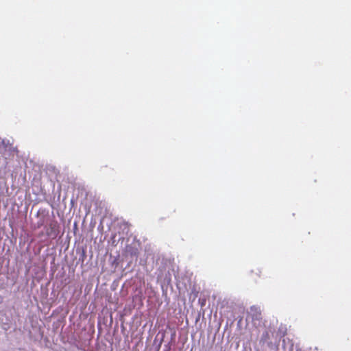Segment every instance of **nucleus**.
Masks as SVG:
<instances>
[{
	"instance_id": "nucleus-1",
	"label": "nucleus",
	"mask_w": 351,
	"mask_h": 351,
	"mask_svg": "<svg viewBox=\"0 0 351 351\" xmlns=\"http://www.w3.org/2000/svg\"><path fill=\"white\" fill-rule=\"evenodd\" d=\"M58 224L56 221H51L46 229L47 235L52 238H56L58 234Z\"/></svg>"
},
{
	"instance_id": "nucleus-2",
	"label": "nucleus",
	"mask_w": 351,
	"mask_h": 351,
	"mask_svg": "<svg viewBox=\"0 0 351 351\" xmlns=\"http://www.w3.org/2000/svg\"><path fill=\"white\" fill-rule=\"evenodd\" d=\"M0 146H2L5 151L12 152L14 150L12 144L10 143L9 140L3 139Z\"/></svg>"
},
{
	"instance_id": "nucleus-3",
	"label": "nucleus",
	"mask_w": 351,
	"mask_h": 351,
	"mask_svg": "<svg viewBox=\"0 0 351 351\" xmlns=\"http://www.w3.org/2000/svg\"><path fill=\"white\" fill-rule=\"evenodd\" d=\"M250 311H251V313L253 312V311L256 312V313L252 315V319H254V317L256 319H259L260 318L261 313L257 311V308L256 307H254V306L251 307Z\"/></svg>"
},
{
	"instance_id": "nucleus-4",
	"label": "nucleus",
	"mask_w": 351,
	"mask_h": 351,
	"mask_svg": "<svg viewBox=\"0 0 351 351\" xmlns=\"http://www.w3.org/2000/svg\"><path fill=\"white\" fill-rule=\"evenodd\" d=\"M3 296L0 295V304L3 302Z\"/></svg>"
}]
</instances>
